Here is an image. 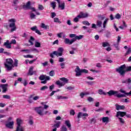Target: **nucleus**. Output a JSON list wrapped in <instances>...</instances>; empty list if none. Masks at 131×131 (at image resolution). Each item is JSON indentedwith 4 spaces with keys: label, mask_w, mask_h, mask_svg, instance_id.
Returning a JSON list of instances; mask_svg holds the SVG:
<instances>
[{
    "label": "nucleus",
    "mask_w": 131,
    "mask_h": 131,
    "mask_svg": "<svg viewBox=\"0 0 131 131\" xmlns=\"http://www.w3.org/2000/svg\"><path fill=\"white\" fill-rule=\"evenodd\" d=\"M96 25L98 27H101V26H102V21L100 20H97Z\"/></svg>",
    "instance_id": "nucleus-42"
},
{
    "label": "nucleus",
    "mask_w": 131,
    "mask_h": 131,
    "mask_svg": "<svg viewBox=\"0 0 131 131\" xmlns=\"http://www.w3.org/2000/svg\"><path fill=\"white\" fill-rule=\"evenodd\" d=\"M34 40H35V39H34V38L32 36H31L30 38V39L29 40V42L31 43V46H33V45H34V43L32 42V41H34Z\"/></svg>",
    "instance_id": "nucleus-27"
},
{
    "label": "nucleus",
    "mask_w": 131,
    "mask_h": 131,
    "mask_svg": "<svg viewBox=\"0 0 131 131\" xmlns=\"http://www.w3.org/2000/svg\"><path fill=\"white\" fill-rule=\"evenodd\" d=\"M96 112H101V111H104V108L100 107L97 110H95Z\"/></svg>",
    "instance_id": "nucleus-54"
},
{
    "label": "nucleus",
    "mask_w": 131,
    "mask_h": 131,
    "mask_svg": "<svg viewBox=\"0 0 131 131\" xmlns=\"http://www.w3.org/2000/svg\"><path fill=\"white\" fill-rule=\"evenodd\" d=\"M54 22H55L56 23H61V21H60V20H59V18H58V17L54 18Z\"/></svg>",
    "instance_id": "nucleus-50"
},
{
    "label": "nucleus",
    "mask_w": 131,
    "mask_h": 131,
    "mask_svg": "<svg viewBox=\"0 0 131 131\" xmlns=\"http://www.w3.org/2000/svg\"><path fill=\"white\" fill-rule=\"evenodd\" d=\"M130 52H131V48H128V49L125 54V56H127V55H129V54H130Z\"/></svg>",
    "instance_id": "nucleus-43"
},
{
    "label": "nucleus",
    "mask_w": 131,
    "mask_h": 131,
    "mask_svg": "<svg viewBox=\"0 0 131 131\" xmlns=\"http://www.w3.org/2000/svg\"><path fill=\"white\" fill-rule=\"evenodd\" d=\"M22 123V120L20 118H17L16 119V124L17 126H21V124Z\"/></svg>",
    "instance_id": "nucleus-25"
},
{
    "label": "nucleus",
    "mask_w": 131,
    "mask_h": 131,
    "mask_svg": "<svg viewBox=\"0 0 131 131\" xmlns=\"http://www.w3.org/2000/svg\"><path fill=\"white\" fill-rule=\"evenodd\" d=\"M96 122L97 120H96V118H92L89 120V123H90V124H95V123H96Z\"/></svg>",
    "instance_id": "nucleus-26"
},
{
    "label": "nucleus",
    "mask_w": 131,
    "mask_h": 131,
    "mask_svg": "<svg viewBox=\"0 0 131 131\" xmlns=\"http://www.w3.org/2000/svg\"><path fill=\"white\" fill-rule=\"evenodd\" d=\"M74 86H69V87H68L67 88V90H69V91H71V90H74Z\"/></svg>",
    "instance_id": "nucleus-63"
},
{
    "label": "nucleus",
    "mask_w": 131,
    "mask_h": 131,
    "mask_svg": "<svg viewBox=\"0 0 131 131\" xmlns=\"http://www.w3.org/2000/svg\"><path fill=\"white\" fill-rule=\"evenodd\" d=\"M120 18H121V15H120V14H119V13H118L116 15V16H115L116 19H120Z\"/></svg>",
    "instance_id": "nucleus-57"
},
{
    "label": "nucleus",
    "mask_w": 131,
    "mask_h": 131,
    "mask_svg": "<svg viewBox=\"0 0 131 131\" xmlns=\"http://www.w3.org/2000/svg\"><path fill=\"white\" fill-rule=\"evenodd\" d=\"M38 9L40 11H42V10H43V9H45V8L42 6V5L39 4L38 6Z\"/></svg>",
    "instance_id": "nucleus-41"
},
{
    "label": "nucleus",
    "mask_w": 131,
    "mask_h": 131,
    "mask_svg": "<svg viewBox=\"0 0 131 131\" xmlns=\"http://www.w3.org/2000/svg\"><path fill=\"white\" fill-rule=\"evenodd\" d=\"M54 17H56V13L51 12V18H54Z\"/></svg>",
    "instance_id": "nucleus-64"
},
{
    "label": "nucleus",
    "mask_w": 131,
    "mask_h": 131,
    "mask_svg": "<svg viewBox=\"0 0 131 131\" xmlns=\"http://www.w3.org/2000/svg\"><path fill=\"white\" fill-rule=\"evenodd\" d=\"M83 37V35H80L79 36H76L75 38H72L71 40L69 38H65L64 39V43L66 45H72L73 42L76 41V40H79L81 39Z\"/></svg>",
    "instance_id": "nucleus-4"
},
{
    "label": "nucleus",
    "mask_w": 131,
    "mask_h": 131,
    "mask_svg": "<svg viewBox=\"0 0 131 131\" xmlns=\"http://www.w3.org/2000/svg\"><path fill=\"white\" fill-rule=\"evenodd\" d=\"M49 75L50 76H54V75H55V71H54L53 70L50 71L49 72Z\"/></svg>",
    "instance_id": "nucleus-55"
},
{
    "label": "nucleus",
    "mask_w": 131,
    "mask_h": 131,
    "mask_svg": "<svg viewBox=\"0 0 131 131\" xmlns=\"http://www.w3.org/2000/svg\"><path fill=\"white\" fill-rule=\"evenodd\" d=\"M47 89H49V87L47 86H43L40 88V91H45L46 90H47Z\"/></svg>",
    "instance_id": "nucleus-52"
},
{
    "label": "nucleus",
    "mask_w": 131,
    "mask_h": 131,
    "mask_svg": "<svg viewBox=\"0 0 131 131\" xmlns=\"http://www.w3.org/2000/svg\"><path fill=\"white\" fill-rule=\"evenodd\" d=\"M122 83H131V79L128 78L127 80H123Z\"/></svg>",
    "instance_id": "nucleus-29"
},
{
    "label": "nucleus",
    "mask_w": 131,
    "mask_h": 131,
    "mask_svg": "<svg viewBox=\"0 0 131 131\" xmlns=\"http://www.w3.org/2000/svg\"><path fill=\"white\" fill-rule=\"evenodd\" d=\"M36 15H35V14H34V13H32L30 14V18L31 19H35V17Z\"/></svg>",
    "instance_id": "nucleus-51"
},
{
    "label": "nucleus",
    "mask_w": 131,
    "mask_h": 131,
    "mask_svg": "<svg viewBox=\"0 0 131 131\" xmlns=\"http://www.w3.org/2000/svg\"><path fill=\"white\" fill-rule=\"evenodd\" d=\"M49 26H46V24L41 23V28H44V29H49Z\"/></svg>",
    "instance_id": "nucleus-34"
},
{
    "label": "nucleus",
    "mask_w": 131,
    "mask_h": 131,
    "mask_svg": "<svg viewBox=\"0 0 131 131\" xmlns=\"http://www.w3.org/2000/svg\"><path fill=\"white\" fill-rule=\"evenodd\" d=\"M18 3H19V0H13L12 7H16L17 4H18Z\"/></svg>",
    "instance_id": "nucleus-33"
},
{
    "label": "nucleus",
    "mask_w": 131,
    "mask_h": 131,
    "mask_svg": "<svg viewBox=\"0 0 131 131\" xmlns=\"http://www.w3.org/2000/svg\"><path fill=\"white\" fill-rule=\"evenodd\" d=\"M69 37H70V38H75V37H76V34H70L69 35Z\"/></svg>",
    "instance_id": "nucleus-49"
},
{
    "label": "nucleus",
    "mask_w": 131,
    "mask_h": 131,
    "mask_svg": "<svg viewBox=\"0 0 131 131\" xmlns=\"http://www.w3.org/2000/svg\"><path fill=\"white\" fill-rule=\"evenodd\" d=\"M8 22H10L9 27L11 28V32L15 31L17 29V26H16V19L11 18L8 20Z\"/></svg>",
    "instance_id": "nucleus-7"
},
{
    "label": "nucleus",
    "mask_w": 131,
    "mask_h": 131,
    "mask_svg": "<svg viewBox=\"0 0 131 131\" xmlns=\"http://www.w3.org/2000/svg\"><path fill=\"white\" fill-rule=\"evenodd\" d=\"M116 72H118L121 76L124 77L125 75L126 72H129L131 71V66L126 67L125 64L119 67L118 68L116 69Z\"/></svg>",
    "instance_id": "nucleus-1"
},
{
    "label": "nucleus",
    "mask_w": 131,
    "mask_h": 131,
    "mask_svg": "<svg viewBox=\"0 0 131 131\" xmlns=\"http://www.w3.org/2000/svg\"><path fill=\"white\" fill-rule=\"evenodd\" d=\"M35 47L36 48H40V43L39 42H35Z\"/></svg>",
    "instance_id": "nucleus-44"
},
{
    "label": "nucleus",
    "mask_w": 131,
    "mask_h": 131,
    "mask_svg": "<svg viewBox=\"0 0 131 131\" xmlns=\"http://www.w3.org/2000/svg\"><path fill=\"white\" fill-rule=\"evenodd\" d=\"M23 9H24V10H31L32 12H35L36 13V15H40V13L36 11V10L34 7H31V2L30 1L28 2L26 5H23Z\"/></svg>",
    "instance_id": "nucleus-2"
},
{
    "label": "nucleus",
    "mask_w": 131,
    "mask_h": 131,
    "mask_svg": "<svg viewBox=\"0 0 131 131\" xmlns=\"http://www.w3.org/2000/svg\"><path fill=\"white\" fill-rule=\"evenodd\" d=\"M80 15H77L78 18H86L89 16L88 13H83L82 12H80Z\"/></svg>",
    "instance_id": "nucleus-16"
},
{
    "label": "nucleus",
    "mask_w": 131,
    "mask_h": 131,
    "mask_svg": "<svg viewBox=\"0 0 131 131\" xmlns=\"http://www.w3.org/2000/svg\"><path fill=\"white\" fill-rule=\"evenodd\" d=\"M108 20H109V18H106L105 20L103 21V28H106V24H107V23L108 22Z\"/></svg>",
    "instance_id": "nucleus-37"
},
{
    "label": "nucleus",
    "mask_w": 131,
    "mask_h": 131,
    "mask_svg": "<svg viewBox=\"0 0 131 131\" xmlns=\"http://www.w3.org/2000/svg\"><path fill=\"white\" fill-rule=\"evenodd\" d=\"M51 6L54 10H55L56 8V2H52Z\"/></svg>",
    "instance_id": "nucleus-56"
},
{
    "label": "nucleus",
    "mask_w": 131,
    "mask_h": 131,
    "mask_svg": "<svg viewBox=\"0 0 131 131\" xmlns=\"http://www.w3.org/2000/svg\"><path fill=\"white\" fill-rule=\"evenodd\" d=\"M13 68L14 67H18V60L14 59V64H13Z\"/></svg>",
    "instance_id": "nucleus-36"
},
{
    "label": "nucleus",
    "mask_w": 131,
    "mask_h": 131,
    "mask_svg": "<svg viewBox=\"0 0 131 131\" xmlns=\"http://www.w3.org/2000/svg\"><path fill=\"white\" fill-rule=\"evenodd\" d=\"M83 24H84V25H88V26H90V25H91V24H90V23H89V21L85 20L83 21L82 22Z\"/></svg>",
    "instance_id": "nucleus-53"
},
{
    "label": "nucleus",
    "mask_w": 131,
    "mask_h": 131,
    "mask_svg": "<svg viewBox=\"0 0 131 131\" xmlns=\"http://www.w3.org/2000/svg\"><path fill=\"white\" fill-rule=\"evenodd\" d=\"M120 93L124 94V95H126V96H131V91L129 93H126L124 90L120 89Z\"/></svg>",
    "instance_id": "nucleus-24"
},
{
    "label": "nucleus",
    "mask_w": 131,
    "mask_h": 131,
    "mask_svg": "<svg viewBox=\"0 0 131 131\" xmlns=\"http://www.w3.org/2000/svg\"><path fill=\"white\" fill-rule=\"evenodd\" d=\"M102 47L103 48H106V47H110V44L108 42H102Z\"/></svg>",
    "instance_id": "nucleus-31"
},
{
    "label": "nucleus",
    "mask_w": 131,
    "mask_h": 131,
    "mask_svg": "<svg viewBox=\"0 0 131 131\" xmlns=\"http://www.w3.org/2000/svg\"><path fill=\"white\" fill-rule=\"evenodd\" d=\"M61 131H67V127L65 125H62L60 128Z\"/></svg>",
    "instance_id": "nucleus-39"
},
{
    "label": "nucleus",
    "mask_w": 131,
    "mask_h": 131,
    "mask_svg": "<svg viewBox=\"0 0 131 131\" xmlns=\"http://www.w3.org/2000/svg\"><path fill=\"white\" fill-rule=\"evenodd\" d=\"M14 60L11 58H7L6 59V62L4 63L5 67L7 69L8 71H11L13 68V64Z\"/></svg>",
    "instance_id": "nucleus-3"
},
{
    "label": "nucleus",
    "mask_w": 131,
    "mask_h": 131,
    "mask_svg": "<svg viewBox=\"0 0 131 131\" xmlns=\"http://www.w3.org/2000/svg\"><path fill=\"white\" fill-rule=\"evenodd\" d=\"M31 30H32V31H35L36 33H37L39 35H41V33L39 30H37V27L36 26H35L32 28H31Z\"/></svg>",
    "instance_id": "nucleus-13"
},
{
    "label": "nucleus",
    "mask_w": 131,
    "mask_h": 131,
    "mask_svg": "<svg viewBox=\"0 0 131 131\" xmlns=\"http://www.w3.org/2000/svg\"><path fill=\"white\" fill-rule=\"evenodd\" d=\"M58 8H60V10H64L65 9V2H62L58 5Z\"/></svg>",
    "instance_id": "nucleus-19"
},
{
    "label": "nucleus",
    "mask_w": 131,
    "mask_h": 131,
    "mask_svg": "<svg viewBox=\"0 0 131 131\" xmlns=\"http://www.w3.org/2000/svg\"><path fill=\"white\" fill-rule=\"evenodd\" d=\"M60 80H61V81H63L64 83H62L60 82V81L58 80L56 82V84L57 85H59L60 86H63L65 85V83H68V79L65 77H62L60 78Z\"/></svg>",
    "instance_id": "nucleus-10"
},
{
    "label": "nucleus",
    "mask_w": 131,
    "mask_h": 131,
    "mask_svg": "<svg viewBox=\"0 0 131 131\" xmlns=\"http://www.w3.org/2000/svg\"><path fill=\"white\" fill-rule=\"evenodd\" d=\"M35 111L40 115V116H42L44 114H48L49 113V111H46L45 113H43V110L44 108L42 107V106H39V107H36L34 108Z\"/></svg>",
    "instance_id": "nucleus-9"
},
{
    "label": "nucleus",
    "mask_w": 131,
    "mask_h": 131,
    "mask_svg": "<svg viewBox=\"0 0 131 131\" xmlns=\"http://www.w3.org/2000/svg\"><path fill=\"white\" fill-rule=\"evenodd\" d=\"M119 119L120 123H121L122 124H124V120H123V119L121 118H119Z\"/></svg>",
    "instance_id": "nucleus-59"
},
{
    "label": "nucleus",
    "mask_w": 131,
    "mask_h": 131,
    "mask_svg": "<svg viewBox=\"0 0 131 131\" xmlns=\"http://www.w3.org/2000/svg\"><path fill=\"white\" fill-rule=\"evenodd\" d=\"M98 94H99V95H104V96L106 95V93L104 92L102 89H99L98 90Z\"/></svg>",
    "instance_id": "nucleus-35"
},
{
    "label": "nucleus",
    "mask_w": 131,
    "mask_h": 131,
    "mask_svg": "<svg viewBox=\"0 0 131 131\" xmlns=\"http://www.w3.org/2000/svg\"><path fill=\"white\" fill-rule=\"evenodd\" d=\"M49 63L48 61H46L45 62H42L41 64L43 67H46V66H48V64Z\"/></svg>",
    "instance_id": "nucleus-60"
},
{
    "label": "nucleus",
    "mask_w": 131,
    "mask_h": 131,
    "mask_svg": "<svg viewBox=\"0 0 131 131\" xmlns=\"http://www.w3.org/2000/svg\"><path fill=\"white\" fill-rule=\"evenodd\" d=\"M3 98L4 99H7L8 100H10V99H11V96L8 95H3Z\"/></svg>",
    "instance_id": "nucleus-46"
},
{
    "label": "nucleus",
    "mask_w": 131,
    "mask_h": 131,
    "mask_svg": "<svg viewBox=\"0 0 131 131\" xmlns=\"http://www.w3.org/2000/svg\"><path fill=\"white\" fill-rule=\"evenodd\" d=\"M102 122L108 123L109 122V117H104L102 118Z\"/></svg>",
    "instance_id": "nucleus-23"
},
{
    "label": "nucleus",
    "mask_w": 131,
    "mask_h": 131,
    "mask_svg": "<svg viewBox=\"0 0 131 131\" xmlns=\"http://www.w3.org/2000/svg\"><path fill=\"white\" fill-rule=\"evenodd\" d=\"M61 124V122L58 121L56 124L54 125V127L58 128L60 127V125Z\"/></svg>",
    "instance_id": "nucleus-32"
},
{
    "label": "nucleus",
    "mask_w": 131,
    "mask_h": 131,
    "mask_svg": "<svg viewBox=\"0 0 131 131\" xmlns=\"http://www.w3.org/2000/svg\"><path fill=\"white\" fill-rule=\"evenodd\" d=\"M24 127L23 126H16V130L15 131H24Z\"/></svg>",
    "instance_id": "nucleus-22"
},
{
    "label": "nucleus",
    "mask_w": 131,
    "mask_h": 131,
    "mask_svg": "<svg viewBox=\"0 0 131 131\" xmlns=\"http://www.w3.org/2000/svg\"><path fill=\"white\" fill-rule=\"evenodd\" d=\"M75 72H76V76H80L81 75V73L87 74L89 73V71L86 69H81L79 68V67L77 66L75 70Z\"/></svg>",
    "instance_id": "nucleus-8"
},
{
    "label": "nucleus",
    "mask_w": 131,
    "mask_h": 131,
    "mask_svg": "<svg viewBox=\"0 0 131 131\" xmlns=\"http://www.w3.org/2000/svg\"><path fill=\"white\" fill-rule=\"evenodd\" d=\"M6 126L7 128L13 129L14 128V121L8 122L6 124Z\"/></svg>",
    "instance_id": "nucleus-11"
},
{
    "label": "nucleus",
    "mask_w": 131,
    "mask_h": 131,
    "mask_svg": "<svg viewBox=\"0 0 131 131\" xmlns=\"http://www.w3.org/2000/svg\"><path fill=\"white\" fill-rule=\"evenodd\" d=\"M65 124L69 128V129H71V123H70V120H66Z\"/></svg>",
    "instance_id": "nucleus-21"
},
{
    "label": "nucleus",
    "mask_w": 131,
    "mask_h": 131,
    "mask_svg": "<svg viewBox=\"0 0 131 131\" xmlns=\"http://www.w3.org/2000/svg\"><path fill=\"white\" fill-rule=\"evenodd\" d=\"M0 86L3 89V93H6L8 91V84H1Z\"/></svg>",
    "instance_id": "nucleus-14"
},
{
    "label": "nucleus",
    "mask_w": 131,
    "mask_h": 131,
    "mask_svg": "<svg viewBox=\"0 0 131 131\" xmlns=\"http://www.w3.org/2000/svg\"><path fill=\"white\" fill-rule=\"evenodd\" d=\"M86 95H90V93L89 92H85V93H81L80 94V97L82 99L84 96H86Z\"/></svg>",
    "instance_id": "nucleus-30"
},
{
    "label": "nucleus",
    "mask_w": 131,
    "mask_h": 131,
    "mask_svg": "<svg viewBox=\"0 0 131 131\" xmlns=\"http://www.w3.org/2000/svg\"><path fill=\"white\" fill-rule=\"evenodd\" d=\"M81 116H84V117H88V116H89V114H88L87 113L82 114V113L81 112L78 113L77 115V118H80V117H81Z\"/></svg>",
    "instance_id": "nucleus-17"
},
{
    "label": "nucleus",
    "mask_w": 131,
    "mask_h": 131,
    "mask_svg": "<svg viewBox=\"0 0 131 131\" xmlns=\"http://www.w3.org/2000/svg\"><path fill=\"white\" fill-rule=\"evenodd\" d=\"M107 94L108 95V96H110V97H111V96H114L117 98H123L125 97V95L118 94V92L114 91L113 90H110L107 93Z\"/></svg>",
    "instance_id": "nucleus-6"
},
{
    "label": "nucleus",
    "mask_w": 131,
    "mask_h": 131,
    "mask_svg": "<svg viewBox=\"0 0 131 131\" xmlns=\"http://www.w3.org/2000/svg\"><path fill=\"white\" fill-rule=\"evenodd\" d=\"M11 45H16V43H17V42L16 41L15 39H12L10 42Z\"/></svg>",
    "instance_id": "nucleus-58"
},
{
    "label": "nucleus",
    "mask_w": 131,
    "mask_h": 131,
    "mask_svg": "<svg viewBox=\"0 0 131 131\" xmlns=\"http://www.w3.org/2000/svg\"><path fill=\"white\" fill-rule=\"evenodd\" d=\"M116 110H123L124 109L125 107L124 105H120L118 104L116 105Z\"/></svg>",
    "instance_id": "nucleus-20"
},
{
    "label": "nucleus",
    "mask_w": 131,
    "mask_h": 131,
    "mask_svg": "<svg viewBox=\"0 0 131 131\" xmlns=\"http://www.w3.org/2000/svg\"><path fill=\"white\" fill-rule=\"evenodd\" d=\"M70 115H72L73 116H74V115H75V111H74V110H71L70 111Z\"/></svg>",
    "instance_id": "nucleus-45"
},
{
    "label": "nucleus",
    "mask_w": 131,
    "mask_h": 131,
    "mask_svg": "<svg viewBox=\"0 0 131 131\" xmlns=\"http://www.w3.org/2000/svg\"><path fill=\"white\" fill-rule=\"evenodd\" d=\"M3 46H4L6 49H12V45L10 43L9 40H7L6 42H4Z\"/></svg>",
    "instance_id": "nucleus-12"
},
{
    "label": "nucleus",
    "mask_w": 131,
    "mask_h": 131,
    "mask_svg": "<svg viewBox=\"0 0 131 131\" xmlns=\"http://www.w3.org/2000/svg\"><path fill=\"white\" fill-rule=\"evenodd\" d=\"M39 79L40 80H45L46 79V75H41L39 76Z\"/></svg>",
    "instance_id": "nucleus-38"
},
{
    "label": "nucleus",
    "mask_w": 131,
    "mask_h": 131,
    "mask_svg": "<svg viewBox=\"0 0 131 131\" xmlns=\"http://www.w3.org/2000/svg\"><path fill=\"white\" fill-rule=\"evenodd\" d=\"M21 52H26L27 54H30L31 53L30 49H24L21 50Z\"/></svg>",
    "instance_id": "nucleus-48"
},
{
    "label": "nucleus",
    "mask_w": 131,
    "mask_h": 131,
    "mask_svg": "<svg viewBox=\"0 0 131 131\" xmlns=\"http://www.w3.org/2000/svg\"><path fill=\"white\" fill-rule=\"evenodd\" d=\"M33 67H31L30 68L28 75H33V74H34V73H35V72H33Z\"/></svg>",
    "instance_id": "nucleus-18"
},
{
    "label": "nucleus",
    "mask_w": 131,
    "mask_h": 131,
    "mask_svg": "<svg viewBox=\"0 0 131 131\" xmlns=\"http://www.w3.org/2000/svg\"><path fill=\"white\" fill-rule=\"evenodd\" d=\"M125 115H126V112H117V117H118L119 116H120L121 117H124V116H125Z\"/></svg>",
    "instance_id": "nucleus-15"
},
{
    "label": "nucleus",
    "mask_w": 131,
    "mask_h": 131,
    "mask_svg": "<svg viewBox=\"0 0 131 131\" xmlns=\"http://www.w3.org/2000/svg\"><path fill=\"white\" fill-rule=\"evenodd\" d=\"M24 58H33V56L28 54L24 56Z\"/></svg>",
    "instance_id": "nucleus-61"
},
{
    "label": "nucleus",
    "mask_w": 131,
    "mask_h": 131,
    "mask_svg": "<svg viewBox=\"0 0 131 131\" xmlns=\"http://www.w3.org/2000/svg\"><path fill=\"white\" fill-rule=\"evenodd\" d=\"M88 101H89V102H93L94 101V98L91 97H88Z\"/></svg>",
    "instance_id": "nucleus-62"
},
{
    "label": "nucleus",
    "mask_w": 131,
    "mask_h": 131,
    "mask_svg": "<svg viewBox=\"0 0 131 131\" xmlns=\"http://www.w3.org/2000/svg\"><path fill=\"white\" fill-rule=\"evenodd\" d=\"M18 81L21 82L22 81V78H18L17 80H16L14 83V85H17V83H18Z\"/></svg>",
    "instance_id": "nucleus-40"
},
{
    "label": "nucleus",
    "mask_w": 131,
    "mask_h": 131,
    "mask_svg": "<svg viewBox=\"0 0 131 131\" xmlns=\"http://www.w3.org/2000/svg\"><path fill=\"white\" fill-rule=\"evenodd\" d=\"M98 19L99 20H104V19H105V18H106L105 16H104L103 15H98Z\"/></svg>",
    "instance_id": "nucleus-47"
},
{
    "label": "nucleus",
    "mask_w": 131,
    "mask_h": 131,
    "mask_svg": "<svg viewBox=\"0 0 131 131\" xmlns=\"http://www.w3.org/2000/svg\"><path fill=\"white\" fill-rule=\"evenodd\" d=\"M5 49L4 48H0V54L4 53V54H6V55H11V53L7 52H4Z\"/></svg>",
    "instance_id": "nucleus-28"
},
{
    "label": "nucleus",
    "mask_w": 131,
    "mask_h": 131,
    "mask_svg": "<svg viewBox=\"0 0 131 131\" xmlns=\"http://www.w3.org/2000/svg\"><path fill=\"white\" fill-rule=\"evenodd\" d=\"M63 51H64L63 48L60 47L58 48V51H53V53H50V56L51 58H54V55H55L56 57H61L63 55Z\"/></svg>",
    "instance_id": "nucleus-5"
}]
</instances>
